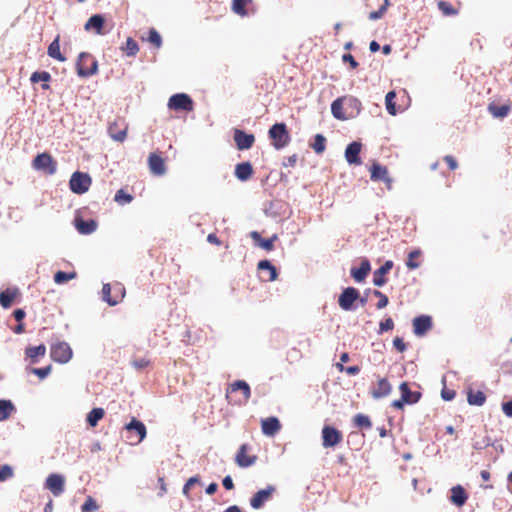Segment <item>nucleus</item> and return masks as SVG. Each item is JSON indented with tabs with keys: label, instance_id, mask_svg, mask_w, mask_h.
<instances>
[{
	"label": "nucleus",
	"instance_id": "nucleus-1",
	"mask_svg": "<svg viewBox=\"0 0 512 512\" xmlns=\"http://www.w3.org/2000/svg\"><path fill=\"white\" fill-rule=\"evenodd\" d=\"M268 135L273 147L277 150L286 147L291 140L285 123H276L272 125L268 131Z\"/></svg>",
	"mask_w": 512,
	"mask_h": 512
},
{
	"label": "nucleus",
	"instance_id": "nucleus-2",
	"mask_svg": "<svg viewBox=\"0 0 512 512\" xmlns=\"http://www.w3.org/2000/svg\"><path fill=\"white\" fill-rule=\"evenodd\" d=\"M76 69L80 77H89L97 73L98 63L90 53L82 52L78 56Z\"/></svg>",
	"mask_w": 512,
	"mask_h": 512
},
{
	"label": "nucleus",
	"instance_id": "nucleus-3",
	"mask_svg": "<svg viewBox=\"0 0 512 512\" xmlns=\"http://www.w3.org/2000/svg\"><path fill=\"white\" fill-rule=\"evenodd\" d=\"M399 390L401 393L400 399L394 400L391 403V406L395 409L401 410L405 405L416 404L421 398V393L411 391L407 382H402L399 386Z\"/></svg>",
	"mask_w": 512,
	"mask_h": 512
},
{
	"label": "nucleus",
	"instance_id": "nucleus-4",
	"mask_svg": "<svg viewBox=\"0 0 512 512\" xmlns=\"http://www.w3.org/2000/svg\"><path fill=\"white\" fill-rule=\"evenodd\" d=\"M35 170L42 171L46 175H53L57 171V162L49 153H40L32 161Z\"/></svg>",
	"mask_w": 512,
	"mask_h": 512
},
{
	"label": "nucleus",
	"instance_id": "nucleus-5",
	"mask_svg": "<svg viewBox=\"0 0 512 512\" xmlns=\"http://www.w3.org/2000/svg\"><path fill=\"white\" fill-rule=\"evenodd\" d=\"M72 356L73 351L67 342L58 341L50 347V357L57 363L65 364L71 360Z\"/></svg>",
	"mask_w": 512,
	"mask_h": 512
},
{
	"label": "nucleus",
	"instance_id": "nucleus-6",
	"mask_svg": "<svg viewBox=\"0 0 512 512\" xmlns=\"http://www.w3.org/2000/svg\"><path fill=\"white\" fill-rule=\"evenodd\" d=\"M91 184L92 178L87 173L80 171L74 172L69 181L71 191L79 195L86 193Z\"/></svg>",
	"mask_w": 512,
	"mask_h": 512
},
{
	"label": "nucleus",
	"instance_id": "nucleus-7",
	"mask_svg": "<svg viewBox=\"0 0 512 512\" xmlns=\"http://www.w3.org/2000/svg\"><path fill=\"white\" fill-rule=\"evenodd\" d=\"M170 110L191 112L194 109L192 98L185 93L172 95L167 104Z\"/></svg>",
	"mask_w": 512,
	"mask_h": 512
},
{
	"label": "nucleus",
	"instance_id": "nucleus-8",
	"mask_svg": "<svg viewBox=\"0 0 512 512\" xmlns=\"http://www.w3.org/2000/svg\"><path fill=\"white\" fill-rule=\"evenodd\" d=\"M343 440L342 433L335 427L325 425L322 428V446L324 448L335 447Z\"/></svg>",
	"mask_w": 512,
	"mask_h": 512
},
{
	"label": "nucleus",
	"instance_id": "nucleus-9",
	"mask_svg": "<svg viewBox=\"0 0 512 512\" xmlns=\"http://www.w3.org/2000/svg\"><path fill=\"white\" fill-rule=\"evenodd\" d=\"M360 297V292L354 287L345 288L338 298L339 306L345 311L354 310V302Z\"/></svg>",
	"mask_w": 512,
	"mask_h": 512
},
{
	"label": "nucleus",
	"instance_id": "nucleus-10",
	"mask_svg": "<svg viewBox=\"0 0 512 512\" xmlns=\"http://www.w3.org/2000/svg\"><path fill=\"white\" fill-rule=\"evenodd\" d=\"M275 490L274 486L268 485L266 488L257 491L250 499V506L256 510L263 508L265 503L271 500Z\"/></svg>",
	"mask_w": 512,
	"mask_h": 512
},
{
	"label": "nucleus",
	"instance_id": "nucleus-11",
	"mask_svg": "<svg viewBox=\"0 0 512 512\" xmlns=\"http://www.w3.org/2000/svg\"><path fill=\"white\" fill-rule=\"evenodd\" d=\"M128 131V124L124 118H117L115 121L109 124L108 132L111 138L116 141L123 142L126 139Z\"/></svg>",
	"mask_w": 512,
	"mask_h": 512
},
{
	"label": "nucleus",
	"instance_id": "nucleus-12",
	"mask_svg": "<svg viewBox=\"0 0 512 512\" xmlns=\"http://www.w3.org/2000/svg\"><path fill=\"white\" fill-rule=\"evenodd\" d=\"M65 479L60 474H50L45 481V488L50 490L51 493L58 497L64 492Z\"/></svg>",
	"mask_w": 512,
	"mask_h": 512
},
{
	"label": "nucleus",
	"instance_id": "nucleus-13",
	"mask_svg": "<svg viewBox=\"0 0 512 512\" xmlns=\"http://www.w3.org/2000/svg\"><path fill=\"white\" fill-rule=\"evenodd\" d=\"M148 167L153 175L162 176L166 173L165 159L160 153H150L148 156Z\"/></svg>",
	"mask_w": 512,
	"mask_h": 512
},
{
	"label": "nucleus",
	"instance_id": "nucleus-14",
	"mask_svg": "<svg viewBox=\"0 0 512 512\" xmlns=\"http://www.w3.org/2000/svg\"><path fill=\"white\" fill-rule=\"evenodd\" d=\"M233 139L238 150L250 149L255 142V137L253 134H248L240 129L234 130Z\"/></svg>",
	"mask_w": 512,
	"mask_h": 512
},
{
	"label": "nucleus",
	"instance_id": "nucleus-15",
	"mask_svg": "<svg viewBox=\"0 0 512 512\" xmlns=\"http://www.w3.org/2000/svg\"><path fill=\"white\" fill-rule=\"evenodd\" d=\"M46 346L44 344H40L38 346H29L25 349L26 359L29 360V364H38L40 359L43 358L46 354Z\"/></svg>",
	"mask_w": 512,
	"mask_h": 512
},
{
	"label": "nucleus",
	"instance_id": "nucleus-16",
	"mask_svg": "<svg viewBox=\"0 0 512 512\" xmlns=\"http://www.w3.org/2000/svg\"><path fill=\"white\" fill-rule=\"evenodd\" d=\"M343 103L345 104V112L348 115L347 119L357 116L361 109V102L353 96H342Z\"/></svg>",
	"mask_w": 512,
	"mask_h": 512
},
{
	"label": "nucleus",
	"instance_id": "nucleus-17",
	"mask_svg": "<svg viewBox=\"0 0 512 512\" xmlns=\"http://www.w3.org/2000/svg\"><path fill=\"white\" fill-rule=\"evenodd\" d=\"M432 327V319L430 316L421 315L413 320V331L417 336L424 335Z\"/></svg>",
	"mask_w": 512,
	"mask_h": 512
},
{
	"label": "nucleus",
	"instance_id": "nucleus-18",
	"mask_svg": "<svg viewBox=\"0 0 512 512\" xmlns=\"http://www.w3.org/2000/svg\"><path fill=\"white\" fill-rule=\"evenodd\" d=\"M361 147H362V145L359 142H352L347 146V148L345 150V158L349 164H354V165L361 164V158L359 156V154L361 152Z\"/></svg>",
	"mask_w": 512,
	"mask_h": 512
},
{
	"label": "nucleus",
	"instance_id": "nucleus-19",
	"mask_svg": "<svg viewBox=\"0 0 512 512\" xmlns=\"http://www.w3.org/2000/svg\"><path fill=\"white\" fill-rule=\"evenodd\" d=\"M105 19L100 14L92 15L88 21L85 23V30L90 31L93 30L98 35H104L105 31H103Z\"/></svg>",
	"mask_w": 512,
	"mask_h": 512
},
{
	"label": "nucleus",
	"instance_id": "nucleus-20",
	"mask_svg": "<svg viewBox=\"0 0 512 512\" xmlns=\"http://www.w3.org/2000/svg\"><path fill=\"white\" fill-rule=\"evenodd\" d=\"M392 391V386L386 378L380 379L376 386L372 388L371 395L374 399H381L388 396Z\"/></svg>",
	"mask_w": 512,
	"mask_h": 512
},
{
	"label": "nucleus",
	"instance_id": "nucleus-21",
	"mask_svg": "<svg viewBox=\"0 0 512 512\" xmlns=\"http://www.w3.org/2000/svg\"><path fill=\"white\" fill-rule=\"evenodd\" d=\"M261 427L264 435L274 436L281 429V424L278 418L271 416L262 420Z\"/></svg>",
	"mask_w": 512,
	"mask_h": 512
},
{
	"label": "nucleus",
	"instance_id": "nucleus-22",
	"mask_svg": "<svg viewBox=\"0 0 512 512\" xmlns=\"http://www.w3.org/2000/svg\"><path fill=\"white\" fill-rule=\"evenodd\" d=\"M392 267L393 262L388 260L379 269H377L373 275V284L378 287L385 285L387 282L385 275L392 269Z\"/></svg>",
	"mask_w": 512,
	"mask_h": 512
},
{
	"label": "nucleus",
	"instance_id": "nucleus-23",
	"mask_svg": "<svg viewBox=\"0 0 512 512\" xmlns=\"http://www.w3.org/2000/svg\"><path fill=\"white\" fill-rule=\"evenodd\" d=\"M253 167L252 164L248 161L239 163L235 166V177L244 182L249 180L253 175Z\"/></svg>",
	"mask_w": 512,
	"mask_h": 512
},
{
	"label": "nucleus",
	"instance_id": "nucleus-24",
	"mask_svg": "<svg viewBox=\"0 0 512 512\" xmlns=\"http://www.w3.org/2000/svg\"><path fill=\"white\" fill-rule=\"evenodd\" d=\"M247 445L243 444L239 448L235 461L237 465L241 468H247L252 466L256 461V456H247L246 455Z\"/></svg>",
	"mask_w": 512,
	"mask_h": 512
},
{
	"label": "nucleus",
	"instance_id": "nucleus-25",
	"mask_svg": "<svg viewBox=\"0 0 512 512\" xmlns=\"http://www.w3.org/2000/svg\"><path fill=\"white\" fill-rule=\"evenodd\" d=\"M371 172V180L373 181H383L386 183H390L391 179L388 176V169L385 166H382L378 163H373L370 168Z\"/></svg>",
	"mask_w": 512,
	"mask_h": 512
},
{
	"label": "nucleus",
	"instance_id": "nucleus-26",
	"mask_svg": "<svg viewBox=\"0 0 512 512\" xmlns=\"http://www.w3.org/2000/svg\"><path fill=\"white\" fill-rule=\"evenodd\" d=\"M251 238L254 240V244L258 247H261L262 249L266 251H271L273 249V243L277 239V235L274 234L270 238L263 239L259 232L253 231L250 234Z\"/></svg>",
	"mask_w": 512,
	"mask_h": 512
},
{
	"label": "nucleus",
	"instance_id": "nucleus-27",
	"mask_svg": "<svg viewBox=\"0 0 512 512\" xmlns=\"http://www.w3.org/2000/svg\"><path fill=\"white\" fill-rule=\"evenodd\" d=\"M371 270L370 262L363 260L358 268L351 269V276L356 282H362Z\"/></svg>",
	"mask_w": 512,
	"mask_h": 512
},
{
	"label": "nucleus",
	"instance_id": "nucleus-28",
	"mask_svg": "<svg viewBox=\"0 0 512 512\" xmlns=\"http://www.w3.org/2000/svg\"><path fill=\"white\" fill-rule=\"evenodd\" d=\"M467 498V493L465 492L462 486L457 485L451 489L450 500L457 507L463 506L466 503Z\"/></svg>",
	"mask_w": 512,
	"mask_h": 512
},
{
	"label": "nucleus",
	"instance_id": "nucleus-29",
	"mask_svg": "<svg viewBox=\"0 0 512 512\" xmlns=\"http://www.w3.org/2000/svg\"><path fill=\"white\" fill-rule=\"evenodd\" d=\"M48 55L58 60L59 62H65L66 57L60 51V36L57 35L56 38L52 41V43L48 46L47 50Z\"/></svg>",
	"mask_w": 512,
	"mask_h": 512
},
{
	"label": "nucleus",
	"instance_id": "nucleus-30",
	"mask_svg": "<svg viewBox=\"0 0 512 512\" xmlns=\"http://www.w3.org/2000/svg\"><path fill=\"white\" fill-rule=\"evenodd\" d=\"M125 429L127 431H135L139 436L138 442H141L147 434L145 425L136 418H132V420L125 425Z\"/></svg>",
	"mask_w": 512,
	"mask_h": 512
},
{
	"label": "nucleus",
	"instance_id": "nucleus-31",
	"mask_svg": "<svg viewBox=\"0 0 512 512\" xmlns=\"http://www.w3.org/2000/svg\"><path fill=\"white\" fill-rule=\"evenodd\" d=\"M331 113L338 120H347L348 115L345 112V104L343 103L342 97H339L332 102Z\"/></svg>",
	"mask_w": 512,
	"mask_h": 512
},
{
	"label": "nucleus",
	"instance_id": "nucleus-32",
	"mask_svg": "<svg viewBox=\"0 0 512 512\" xmlns=\"http://www.w3.org/2000/svg\"><path fill=\"white\" fill-rule=\"evenodd\" d=\"M18 293V289H6L3 291H0V305L7 309L12 305V302L14 298L16 297Z\"/></svg>",
	"mask_w": 512,
	"mask_h": 512
},
{
	"label": "nucleus",
	"instance_id": "nucleus-33",
	"mask_svg": "<svg viewBox=\"0 0 512 512\" xmlns=\"http://www.w3.org/2000/svg\"><path fill=\"white\" fill-rule=\"evenodd\" d=\"M238 390L242 391L243 396H244V401L245 402L248 401V399L251 396V389H250V386L248 385V383L243 380H237L230 385L231 392H235Z\"/></svg>",
	"mask_w": 512,
	"mask_h": 512
},
{
	"label": "nucleus",
	"instance_id": "nucleus-34",
	"mask_svg": "<svg viewBox=\"0 0 512 512\" xmlns=\"http://www.w3.org/2000/svg\"><path fill=\"white\" fill-rule=\"evenodd\" d=\"M511 110L510 105L489 104L488 111L496 118L506 117Z\"/></svg>",
	"mask_w": 512,
	"mask_h": 512
},
{
	"label": "nucleus",
	"instance_id": "nucleus-35",
	"mask_svg": "<svg viewBox=\"0 0 512 512\" xmlns=\"http://www.w3.org/2000/svg\"><path fill=\"white\" fill-rule=\"evenodd\" d=\"M50 80H51V75L47 71L34 72V73H32V75L30 77V81L32 83H38L40 81L44 82V84H42L43 90H48L50 88L49 84H47Z\"/></svg>",
	"mask_w": 512,
	"mask_h": 512
},
{
	"label": "nucleus",
	"instance_id": "nucleus-36",
	"mask_svg": "<svg viewBox=\"0 0 512 512\" xmlns=\"http://www.w3.org/2000/svg\"><path fill=\"white\" fill-rule=\"evenodd\" d=\"M257 267H258V270H260V271H268L269 272V276L266 279L267 281H274V280H276V278H277V270H276L275 266H273L272 263L269 260H261V261H259Z\"/></svg>",
	"mask_w": 512,
	"mask_h": 512
},
{
	"label": "nucleus",
	"instance_id": "nucleus-37",
	"mask_svg": "<svg viewBox=\"0 0 512 512\" xmlns=\"http://www.w3.org/2000/svg\"><path fill=\"white\" fill-rule=\"evenodd\" d=\"M121 50L128 57H134L139 52L138 43L131 37H128L124 46L121 47Z\"/></svg>",
	"mask_w": 512,
	"mask_h": 512
},
{
	"label": "nucleus",
	"instance_id": "nucleus-38",
	"mask_svg": "<svg viewBox=\"0 0 512 512\" xmlns=\"http://www.w3.org/2000/svg\"><path fill=\"white\" fill-rule=\"evenodd\" d=\"M467 401L470 405L482 406L486 401V396L482 391H469Z\"/></svg>",
	"mask_w": 512,
	"mask_h": 512
},
{
	"label": "nucleus",
	"instance_id": "nucleus-39",
	"mask_svg": "<svg viewBox=\"0 0 512 512\" xmlns=\"http://www.w3.org/2000/svg\"><path fill=\"white\" fill-rule=\"evenodd\" d=\"M15 410L10 400H0V421L6 420Z\"/></svg>",
	"mask_w": 512,
	"mask_h": 512
},
{
	"label": "nucleus",
	"instance_id": "nucleus-40",
	"mask_svg": "<svg viewBox=\"0 0 512 512\" xmlns=\"http://www.w3.org/2000/svg\"><path fill=\"white\" fill-rule=\"evenodd\" d=\"M104 416V410L102 408H93L87 415V423L91 427H95L99 420Z\"/></svg>",
	"mask_w": 512,
	"mask_h": 512
},
{
	"label": "nucleus",
	"instance_id": "nucleus-41",
	"mask_svg": "<svg viewBox=\"0 0 512 512\" xmlns=\"http://www.w3.org/2000/svg\"><path fill=\"white\" fill-rule=\"evenodd\" d=\"M77 277L76 272H64V271H57L54 274V282L58 285H62L70 280H73Z\"/></svg>",
	"mask_w": 512,
	"mask_h": 512
},
{
	"label": "nucleus",
	"instance_id": "nucleus-42",
	"mask_svg": "<svg viewBox=\"0 0 512 512\" xmlns=\"http://www.w3.org/2000/svg\"><path fill=\"white\" fill-rule=\"evenodd\" d=\"M251 3V0H233L232 2V10L234 13L240 16H246L247 10L246 6Z\"/></svg>",
	"mask_w": 512,
	"mask_h": 512
},
{
	"label": "nucleus",
	"instance_id": "nucleus-43",
	"mask_svg": "<svg viewBox=\"0 0 512 512\" xmlns=\"http://www.w3.org/2000/svg\"><path fill=\"white\" fill-rule=\"evenodd\" d=\"M114 200L120 205H125L132 202L133 196L129 194L126 190L119 189L114 196Z\"/></svg>",
	"mask_w": 512,
	"mask_h": 512
},
{
	"label": "nucleus",
	"instance_id": "nucleus-44",
	"mask_svg": "<svg viewBox=\"0 0 512 512\" xmlns=\"http://www.w3.org/2000/svg\"><path fill=\"white\" fill-rule=\"evenodd\" d=\"M438 8L445 16H454L458 14V10L453 7V5L447 1H439Z\"/></svg>",
	"mask_w": 512,
	"mask_h": 512
},
{
	"label": "nucleus",
	"instance_id": "nucleus-45",
	"mask_svg": "<svg viewBox=\"0 0 512 512\" xmlns=\"http://www.w3.org/2000/svg\"><path fill=\"white\" fill-rule=\"evenodd\" d=\"M354 424L358 428L370 429L372 427L370 418L364 414L355 415Z\"/></svg>",
	"mask_w": 512,
	"mask_h": 512
},
{
	"label": "nucleus",
	"instance_id": "nucleus-46",
	"mask_svg": "<svg viewBox=\"0 0 512 512\" xmlns=\"http://www.w3.org/2000/svg\"><path fill=\"white\" fill-rule=\"evenodd\" d=\"M396 93L394 91H390L386 94L385 104L386 109L391 115H395L397 113L396 105H395Z\"/></svg>",
	"mask_w": 512,
	"mask_h": 512
},
{
	"label": "nucleus",
	"instance_id": "nucleus-47",
	"mask_svg": "<svg viewBox=\"0 0 512 512\" xmlns=\"http://www.w3.org/2000/svg\"><path fill=\"white\" fill-rule=\"evenodd\" d=\"M312 148L313 150L317 153V154H320L322 152H324L325 148H326V139L323 135L321 134H317L315 137H314V142L312 143Z\"/></svg>",
	"mask_w": 512,
	"mask_h": 512
},
{
	"label": "nucleus",
	"instance_id": "nucleus-48",
	"mask_svg": "<svg viewBox=\"0 0 512 512\" xmlns=\"http://www.w3.org/2000/svg\"><path fill=\"white\" fill-rule=\"evenodd\" d=\"M422 254L421 250L420 249H415L413 251H411L409 254H408V259L406 261V266L409 268V269H416L420 266V264L418 262H415V258L419 257L420 255Z\"/></svg>",
	"mask_w": 512,
	"mask_h": 512
},
{
	"label": "nucleus",
	"instance_id": "nucleus-49",
	"mask_svg": "<svg viewBox=\"0 0 512 512\" xmlns=\"http://www.w3.org/2000/svg\"><path fill=\"white\" fill-rule=\"evenodd\" d=\"M200 477L198 475L193 476L187 480L185 485L183 486L182 493L187 498L190 499L189 491L191 488H193L194 485L200 484Z\"/></svg>",
	"mask_w": 512,
	"mask_h": 512
},
{
	"label": "nucleus",
	"instance_id": "nucleus-50",
	"mask_svg": "<svg viewBox=\"0 0 512 512\" xmlns=\"http://www.w3.org/2000/svg\"><path fill=\"white\" fill-rule=\"evenodd\" d=\"M28 371L36 376H38L41 380L48 377L52 371V366L48 365L42 368H30Z\"/></svg>",
	"mask_w": 512,
	"mask_h": 512
},
{
	"label": "nucleus",
	"instance_id": "nucleus-51",
	"mask_svg": "<svg viewBox=\"0 0 512 512\" xmlns=\"http://www.w3.org/2000/svg\"><path fill=\"white\" fill-rule=\"evenodd\" d=\"M102 299L110 306H115L118 301L111 297V286L110 284H104L102 288Z\"/></svg>",
	"mask_w": 512,
	"mask_h": 512
},
{
	"label": "nucleus",
	"instance_id": "nucleus-52",
	"mask_svg": "<svg viewBox=\"0 0 512 512\" xmlns=\"http://www.w3.org/2000/svg\"><path fill=\"white\" fill-rule=\"evenodd\" d=\"M147 40L154 45L156 48H160L162 45V38L156 29L151 28L148 33Z\"/></svg>",
	"mask_w": 512,
	"mask_h": 512
},
{
	"label": "nucleus",
	"instance_id": "nucleus-53",
	"mask_svg": "<svg viewBox=\"0 0 512 512\" xmlns=\"http://www.w3.org/2000/svg\"><path fill=\"white\" fill-rule=\"evenodd\" d=\"M98 505L96 501L91 497L88 496L83 505L81 506V512H91L98 510Z\"/></svg>",
	"mask_w": 512,
	"mask_h": 512
},
{
	"label": "nucleus",
	"instance_id": "nucleus-54",
	"mask_svg": "<svg viewBox=\"0 0 512 512\" xmlns=\"http://www.w3.org/2000/svg\"><path fill=\"white\" fill-rule=\"evenodd\" d=\"M388 6H389V0H385L384 4L377 11H372L369 13L368 18L370 20L380 19L385 14Z\"/></svg>",
	"mask_w": 512,
	"mask_h": 512
},
{
	"label": "nucleus",
	"instance_id": "nucleus-55",
	"mask_svg": "<svg viewBox=\"0 0 512 512\" xmlns=\"http://www.w3.org/2000/svg\"><path fill=\"white\" fill-rule=\"evenodd\" d=\"M373 294H374V296H376V297H378V298H379V301H378V302H377V304H376L377 309H383V308H385V307L388 305V303H389V299H388V297H387L385 294H383L381 291H379V290H374V291H373Z\"/></svg>",
	"mask_w": 512,
	"mask_h": 512
},
{
	"label": "nucleus",
	"instance_id": "nucleus-56",
	"mask_svg": "<svg viewBox=\"0 0 512 512\" xmlns=\"http://www.w3.org/2000/svg\"><path fill=\"white\" fill-rule=\"evenodd\" d=\"M13 477V469L9 465H3L0 467V481H6Z\"/></svg>",
	"mask_w": 512,
	"mask_h": 512
},
{
	"label": "nucleus",
	"instance_id": "nucleus-57",
	"mask_svg": "<svg viewBox=\"0 0 512 512\" xmlns=\"http://www.w3.org/2000/svg\"><path fill=\"white\" fill-rule=\"evenodd\" d=\"M394 328V322L391 318H387L380 322L379 324V334L392 330Z\"/></svg>",
	"mask_w": 512,
	"mask_h": 512
},
{
	"label": "nucleus",
	"instance_id": "nucleus-58",
	"mask_svg": "<svg viewBox=\"0 0 512 512\" xmlns=\"http://www.w3.org/2000/svg\"><path fill=\"white\" fill-rule=\"evenodd\" d=\"M131 364L135 369L141 370L148 366L149 360L145 358L134 359L131 361Z\"/></svg>",
	"mask_w": 512,
	"mask_h": 512
},
{
	"label": "nucleus",
	"instance_id": "nucleus-59",
	"mask_svg": "<svg viewBox=\"0 0 512 512\" xmlns=\"http://www.w3.org/2000/svg\"><path fill=\"white\" fill-rule=\"evenodd\" d=\"M81 235H90L96 231L97 226H75Z\"/></svg>",
	"mask_w": 512,
	"mask_h": 512
},
{
	"label": "nucleus",
	"instance_id": "nucleus-60",
	"mask_svg": "<svg viewBox=\"0 0 512 512\" xmlns=\"http://www.w3.org/2000/svg\"><path fill=\"white\" fill-rule=\"evenodd\" d=\"M343 62H348L352 69H356L358 67V62L354 59L353 55L351 54H344L342 56Z\"/></svg>",
	"mask_w": 512,
	"mask_h": 512
},
{
	"label": "nucleus",
	"instance_id": "nucleus-61",
	"mask_svg": "<svg viewBox=\"0 0 512 512\" xmlns=\"http://www.w3.org/2000/svg\"><path fill=\"white\" fill-rule=\"evenodd\" d=\"M444 161L447 163V165L450 168V170L457 169L458 164H457L456 159L453 156H451V155L445 156L444 157Z\"/></svg>",
	"mask_w": 512,
	"mask_h": 512
},
{
	"label": "nucleus",
	"instance_id": "nucleus-62",
	"mask_svg": "<svg viewBox=\"0 0 512 512\" xmlns=\"http://www.w3.org/2000/svg\"><path fill=\"white\" fill-rule=\"evenodd\" d=\"M455 391L454 390H447V389H443L442 392H441V397L445 400V401H451L455 398Z\"/></svg>",
	"mask_w": 512,
	"mask_h": 512
},
{
	"label": "nucleus",
	"instance_id": "nucleus-63",
	"mask_svg": "<svg viewBox=\"0 0 512 512\" xmlns=\"http://www.w3.org/2000/svg\"><path fill=\"white\" fill-rule=\"evenodd\" d=\"M393 345L394 347L399 351V352H403L406 350V344L404 343V341L399 338V337H396L394 340H393Z\"/></svg>",
	"mask_w": 512,
	"mask_h": 512
},
{
	"label": "nucleus",
	"instance_id": "nucleus-64",
	"mask_svg": "<svg viewBox=\"0 0 512 512\" xmlns=\"http://www.w3.org/2000/svg\"><path fill=\"white\" fill-rule=\"evenodd\" d=\"M502 410L507 417H512V400L502 404Z\"/></svg>",
	"mask_w": 512,
	"mask_h": 512
}]
</instances>
